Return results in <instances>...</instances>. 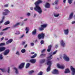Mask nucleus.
<instances>
[{
  "label": "nucleus",
  "instance_id": "29",
  "mask_svg": "<svg viewBox=\"0 0 75 75\" xmlns=\"http://www.w3.org/2000/svg\"><path fill=\"white\" fill-rule=\"evenodd\" d=\"M30 64L29 63H27L26 65V68H28L30 67Z\"/></svg>",
  "mask_w": 75,
  "mask_h": 75
},
{
  "label": "nucleus",
  "instance_id": "6",
  "mask_svg": "<svg viewBox=\"0 0 75 75\" xmlns=\"http://www.w3.org/2000/svg\"><path fill=\"white\" fill-rule=\"evenodd\" d=\"M42 24H43L42 25H41V27H42L43 28H46L48 26V24L46 23H45L43 21H42Z\"/></svg>",
  "mask_w": 75,
  "mask_h": 75
},
{
  "label": "nucleus",
  "instance_id": "46",
  "mask_svg": "<svg viewBox=\"0 0 75 75\" xmlns=\"http://www.w3.org/2000/svg\"><path fill=\"white\" fill-rule=\"evenodd\" d=\"M0 70H1L2 72L5 71V70L4 69H0Z\"/></svg>",
  "mask_w": 75,
  "mask_h": 75
},
{
  "label": "nucleus",
  "instance_id": "49",
  "mask_svg": "<svg viewBox=\"0 0 75 75\" xmlns=\"http://www.w3.org/2000/svg\"><path fill=\"white\" fill-rule=\"evenodd\" d=\"M30 45L31 46H34V43L32 42L30 43Z\"/></svg>",
  "mask_w": 75,
  "mask_h": 75
},
{
  "label": "nucleus",
  "instance_id": "11",
  "mask_svg": "<svg viewBox=\"0 0 75 75\" xmlns=\"http://www.w3.org/2000/svg\"><path fill=\"white\" fill-rule=\"evenodd\" d=\"M9 52H10V50L8 49L7 50L4 52L3 55H7L8 54Z\"/></svg>",
  "mask_w": 75,
  "mask_h": 75
},
{
  "label": "nucleus",
  "instance_id": "8",
  "mask_svg": "<svg viewBox=\"0 0 75 75\" xmlns=\"http://www.w3.org/2000/svg\"><path fill=\"white\" fill-rule=\"evenodd\" d=\"M70 69L71 70V75H74L75 74V69L72 66H71Z\"/></svg>",
  "mask_w": 75,
  "mask_h": 75
},
{
  "label": "nucleus",
  "instance_id": "53",
  "mask_svg": "<svg viewBox=\"0 0 75 75\" xmlns=\"http://www.w3.org/2000/svg\"><path fill=\"white\" fill-rule=\"evenodd\" d=\"M26 43V42H22V45H24V44H25Z\"/></svg>",
  "mask_w": 75,
  "mask_h": 75
},
{
  "label": "nucleus",
  "instance_id": "5",
  "mask_svg": "<svg viewBox=\"0 0 75 75\" xmlns=\"http://www.w3.org/2000/svg\"><path fill=\"white\" fill-rule=\"evenodd\" d=\"M45 35V34L44 33H42L38 35V38L39 39H41V38H44Z\"/></svg>",
  "mask_w": 75,
  "mask_h": 75
},
{
  "label": "nucleus",
  "instance_id": "21",
  "mask_svg": "<svg viewBox=\"0 0 75 75\" xmlns=\"http://www.w3.org/2000/svg\"><path fill=\"white\" fill-rule=\"evenodd\" d=\"M30 62L33 64H34V63H35V62H36V59H31L30 61Z\"/></svg>",
  "mask_w": 75,
  "mask_h": 75
},
{
  "label": "nucleus",
  "instance_id": "10",
  "mask_svg": "<svg viewBox=\"0 0 75 75\" xmlns=\"http://www.w3.org/2000/svg\"><path fill=\"white\" fill-rule=\"evenodd\" d=\"M25 63H21L18 67V68L19 69H22L23 68H24Z\"/></svg>",
  "mask_w": 75,
  "mask_h": 75
},
{
  "label": "nucleus",
  "instance_id": "63",
  "mask_svg": "<svg viewBox=\"0 0 75 75\" xmlns=\"http://www.w3.org/2000/svg\"><path fill=\"white\" fill-rule=\"evenodd\" d=\"M75 23V21H73L72 22V24H74Z\"/></svg>",
  "mask_w": 75,
  "mask_h": 75
},
{
  "label": "nucleus",
  "instance_id": "50",
  "mask_svg": "<svg viewBox=\"0 0 75 75\" xmlns=\"http://www.w3.org/2000/svg\"><path fill=\"white\" fill-rule=\"evenodd\" d=\"M8 4H6L5 5H4V7H8Z\"/></svg>",
  "mask_w": 75,
  "mask_h": 75
},
{
  "label": "nucleus",
  "instance_id": "12",
  "mask_svg": "<svg viewBox=\"0 0 75 75\" xmlns=\"http://www.w3.org/2000/svg\"><path fill=\"white\" fill-rule=\"evenodd\" d=\"M45 8H48L50 7V4L49 3L47 2L45 5Z\"/></svg>",
  "mask_w": 75,
  "mask_h": 75
},
{
  "label": "nucleus",
  "instance_id": "64",
  "mask_svg": "<svg viewBox=\"0 0 75 75\" xmlns=\"http://www.w3.org/2000/svg\"><path fill=\"white\" fill-rule=\"evenodd\" d=\"M4 39V38H1V41L3 40Z\"/></svg>",
  "mask_w": 75,
  "mask_h": 75
},
{
  "label": "nucleus",
  "instance_id": "14",
  "mask_svg": "<svg viewBox=\"0 0 75 75\" xmlns=\"http://www.w3.org/2000/svg\"><path fill=\"white\" fill-rule=\"evenodd\" d=\"M73 14L74 13H71L70 14L69 17L68 18V20H71V19H72V17H73Z\"/></svg>",
  "mask_w": 75,
  "mask_h": 75
},
{
  "label": "nucleus",
  "instance_id": "57",
  "mask_svg": "<svg viewBox=\"0 0 75 75\" xmlns=\"http://www.w3.org/2000/svg\"><path fill=\"white\" fill-rule=\"evenodd\" d=\"M30 9L31 10H33V7H30Z\"/></svg>",
  "mask_w": 75,
  "mask_h": 75
},
{
  "label": "nucleus",
  "instance_id": "20",
  "mask_svg": "<svg viewBox=\"0 0 75 75\" xmlns=\"http://www.w3.org/2000/svg\"><path fill=\"white\" fill-rule=\"evenodd\" d=\"M21 24V22H18L17 23L13 25V27H17L19 25H20Z\"/></svg>",
  "mask_w": 75,
  "mask_h": 75
},
{
  "label": "nucleus",
  "instance_id": "33",
  "mask_svg": "<svg viewBox=\"0 0 75 75\" xmlns=\"http://www.w3.org/2000/svg\"><path fill=\"white\" fill-rule=\"evenodd\" d=\"M9 28H10V27H7L6 28L4 29L3 30V31H6V30H8Z\"/></svg>",
  "mask_w": 75,
  "mask_h": 75
},
{
  "label": "nucleus",
  "instance_id": "47",
  "mask_svg": "<svg viewBox=\"0 0 75 75\" xmlns=\"http://www.w3.org/2000/svg\"><path fill=\"white\" fill-rule=\"evenodd\" d=\"M45 51V49H44L41 51V52L42 53L43 52H44Z\"/></svg>",
  "mask_w": 75,
  "mask_h": 75
},
{
  "label": "nucleus",
  "instance_id": "44",
  "mask_svg": "<svg viewBox=\"0 0 75 75\" xmlns=\"http://www.w3.org/2000/svg\"><path fill=\"white\" fill-rule=\"evenodd\" d=\"M44 41L43 40H41V41L40 42V43H41V44H44Z\"/></svg>",
  "mask_w": 75,
  "mask_h": 75
},
{
  "label": "nucleus",
  "instance_id": "42",
  "mask_svg": "<svg viewBox=\"0 0 75 75\" xmlns=\"http://www.w3.org/2000/svg\"><path fill=\"white\" fill-rule=\"evenodd\" d=\"M36 16H37V13H35L34 14L33 17V18H35V17H36Z\"/></svg>",
  "mask_w": 75,
  "mask_h": 75
},
{
  "label": "nucleus",
  "instance_id": "32",
  "mask_svg": "<svg viewBox=\"0 0 75 75\" xmlns=\"http://www.w3.org/2000/svg\"><path fill=\"white\" fill-rule=\"evenodd\" d=\"M3 58V56L2 55V54H0V59H2Z\"/></svg>",
  "mask_w": 75,
  "mask_h": 75
},
{
  "label": "nucleus",
  "instance_id": "30",
  "mask_svg": "<svg viewBox=\"0 0 75 75\" xmlns=\"http://www.w3.org/2000/svg\"><path fill=\"white\" fill-rule=\"evenodd\" d=\"M45 59H43L40 61V63L41 64H42V63H44V62H45Z\"/></svg>",
  "mask_w": 75,
  "mask_h": 75
},
{
  "label": "nucleus",
  "instance_id": "25",
  "mask_svg": "<svg viewBox=\"0 0 75 75\" xmlns=\"http://www.w3.org/2000/svg\"><path fill=\"white\" fill-rule=\"evenodd\" d=\"M73 0H68V3L69 4H71L72 3Z\"/></svg>",
  "mask_w": 75,
  "mask_h": 75
},
{
  "label": "nucleus",
  "instance_id": "52",
  "mask_svg": "<svg viewBox=\"0 0 75 75\" xmlns=\"http://www.w3.org/2000/svg\"><path fill=\"white\" fill-rule=\"evenodd\" d=\"M4 18H5V17L4 16H3V17H2V20H4Z\"/></svg>",
  "mask_w": 75,
  "mask_h": 75
},
{
  "label": "nucleus",
  "instance_id": "35",
  "mask_svg": "<svg viewBox=\"0 0 75 75\" xmlns=\"http://www.w3.org/2000/svg\"><path fill=\"white\" fill-rule=\"evenodd\" d=\"M30 15H31V14L29 12H28L26 13V16H28V17H30Z\"/></svg>",
  "mask_w": 75,
  "mask_h": 75
},
{
  "label": "nucleus",
  "instance_id": "2",
  "mask_svg": "<svg viewBox=\"0 0 75 75\" xmlns=\"http://www.w3.org/2000/svg\"><path fill=\"white\" fill-rule=\"evenodd\" d=\"M52 59V55H50L49 57H47V64L49 66L47 69V72H49V71H50V70H51V66L52 63V62H51L49 60H50V59Z\"/></svg>",
  "mask_w": 75,
  "mask_h": 75
},
{
  "label": "nucleus",
  "instance_id": "38",
  "mask_svg": "<svg viewBox=\"0 0 75 75\" xmlns=\"http://www.w3.org/2000/svg\"><path fill=\"white\" fill-rule=\"evenodd\" d=\"M3 45H5V43H2L0 44V47Z\"/></svg>",
  "mask_w": 75,
  "mask_h": 75
},
{
  "label": "nucleus",
  "instance_id": "60",
  "mask_svg": "<svg viewBox=\"0 0 75 75\" xmlns=\"http://www.w3.org/2000/svg\"><path fill=\"white\" fill-rule=\"evenodd\" d=\"M27 45H25V46H24V48H26V47H27Z\"/></svg>",
  "mask_w": 75,
  "mask_h": 75
},
{
  "label": "nucleus",
  "instance_id": "3",
  "mask_svg": "<svg viewBox=\"0 0 75 75\" xmlns=\"http://www.w3.org/2000/svg\"><path fill=\"white\" fill-rule=\"evenodd\" d=\"M4 12H3L2 14L4 16H7L8 15V13H10L9 10L7 9H6L4 10Z\"/></svg>",
  "mask_w": 75,
  "mask_h": 75
},
{
  "label": "nucleus",
  "instance_id": "40",
  "mask_svg": "<svg viewBox=\"0 0 75 75\" xmlns=\"http://www.w3.org/2000/svg\"><path fill=\"white\" fill-rule=\"evenodd\" d=\"M25 51V49H22L21 51V52L22 53H24Z\"/></svg>",
  "mask_w": 75,
  "mask_h": 75
},
{
  "label": "nucleus",
  "instance_id": "61",
  "mask_svg": "<svg viewBox=\"0 0 75 75\" xmlns=\"http://www.w3.org/2000/svg\"><path fill=\"white\" fill-rule=\"evenodd\" d=\"M66 2V0H63V2L64 3H65V2Z\"/></svg>",
  "mask_w": 75,
  "mask_h": 75
},
{
  "label": "nucleus",
  "instance_id": "58",
  "mask_svg": "<svg viewBox=\"0 0 75 75\" xmlns=\"http://www.w3.org/2000/svg\"><path fill=\"white\" fill-rule=\"evenodd\" d=\"M3 32H1L0 33V35H3Z\"/></svg>",
  "mask_w": 75,
  "mask_h": 75
},
{
  "label": "nucleus",
  "instance_id": "48",
  "mask_svg": "<svg viewBox=\"0 0 75 75\" xmlns=\"http://www.w3.org/2000/svg\"><path fill=\"white\" fill-rule=\"evenodd\" d=\"M42 71H41L38 74V75H42Z\"/></svg>",
  "mask_w": 75,
  "mask_h": 75
},
{
  "label": "nucleus",
  "instance_id": "28",
  "mask_svg": "<svg viewBox=\"0 0 75 75\" xmlns=\"http://www.w3.org/2000/svg\"><path fill=\"white\" fill-rule=\"evenodd\" d=\"M54 3L55 4H58V0H56L54 2Z\"/></svg>",
  "mask_w": 75,
  "mask_h": 75
},
{
  "label": "nucleus",
  "instance_id": "24",
  "mask_svg": "<svg viewBox=\"0 0 75 75\" xmlns=\"http://www.w3.org/2000/svg\"><path fill=\"white\" fill-rule=\"evenodd\" d=\"M70 71L68 69H67L65 70V74H67V73H69Z\"/></svg>",
  "mask_w": 75,
  "mask_h": 75
},
{
  "label": "nucleus",
  "instance_id": "31",
  "mask_svg": "<svg viewBox=\"0 0 75 75\" xmlns=\"http://www.w3.org/2000/svg\"><path fill=\"white\" fill-rule=\"evenodd\" d=\"M39 30H40V31H42L43 30H44V29L43 27H41V28H39Z\"/></svg>",
  "mask_w": 75,
  "mask_h": 75
},
{
  "label": "nucleus",
  "instance_id": "51",
  "mask_svg": "<svg viewBox=\"0 0 75 75\" xmlns=\"http://www.w3.org/2000/svg\"><path fill=\"white\" fill-rule=\"evenodd\" d=\"M24 37V35H21V38H23V37Z\"/></svg>",
  "mask_w": 75,
  "mask_h": 75
},
{
  "label": "nucleus",
  "instance_id": "39",
  "mask_svg": "<svg viewBox=\"0 0 75 75\" xmlns=\"http://www.w3.org/2000/svg\"><path fill=\"white\" fill-rule=\"evenodd\" d=\"M58 51L56 50L52 54V55H55V54H57V52Z\"/></svg>",
  "mask_w": 75,
  "mask_h": 75
},
{
  "label": "nucleus",
  "instance_id": "62",
  "mask_svg": "<svg viewBox=\"0 0 75 75\" xmlns=\"http://www.w3.org/2000/svg\"><path fill=\"white\" fill-rule=\"evenodd\" d=\"M31 54H34L35 53L34 52H32L31 53Z\"/></svg>",
  "mask_w": 75,
  "mask_h": 75
},
{
  "label": "nucleus",
  "instance_id": "4",
  "mask_svg": "<svg viewBox=\"0 0 75 75\" xmlns=\"http://www.w3.org/2000/svg\"><path fill=\"white\" fill-rule=\"evenodd\" d=\"M63 58L65 61L68 62L69 61V58L68 56L66 54H64L63 55Z\"/></svg>",
  "mask_w": 75,
  "mask_h": 75
},
{
  "label": "nucleus",
  "instance_id": "59",
  "mask_svg": "<svg viewBox=\"0 0 75 75\" xmlns=\"http://www.w3.org/2000/svg\"><path fill=\"white\" fill-rule=\"evenodd\" d=\"M24 23H21V25H24Z\"/></svg>",
  "mask_w": 75,
  "mask_h": 75
},
{
  "label": "nucleus",
  "instance_id": "22",
  "mask_svg": "<svg viewBox=\"0 0 75 75\" xmlns=\"http://www.w3.org/2000/svg\"><path fill=\"white\" fill-rule=\"evenodd\" d=\"M14 69L15 70V74H18V70H17V69L15 67L14 68Z\"/></svg>",
  "mask_w": 75,
  "mask_h": 75
},
{
  "label": "nucleus",
  "instance_id": "18",
  "mask_svg": "<svg viewBox=\"0 0 75 75\" xmlns=\"http://www.w3.org/2000/svg\"><path fill=\"white\" fill-rule=\"evenodd\" d=\"M13 42V39H10L7 41L6 42V44H10V43H11Z\"/></svg>",
  "mask_w": 75,
  "mask_h": 75
},
{
  "label": "nucleus",
  "instance_id": "9",
  "mask_svg": "<svg viewBox=\"0 0 75 75\" xmlns=\"http://www.w3.org/2000/svg\"><path fill=\"white\" fill-rule=\"evenodd\" d=\"M57 66L58 68H60V69H64L65 68L64 65H61L59 64H57Z\"/></svg>",
  "mask_w": 75,
  "mask_h": 75
},
{
  "label": "nucleus",
  "instance_id": "56",
  "mask_svg": "<svg viewBox=\"0 0 75 75\" xmlns=\"http://www.w3.org/2000/svg\"><path fill=\"white\" fill-rule=\"evenodd\" d=\"M58 45H56L55 46V48H58Z\"/></svg>",
  "mask_w": 75,
  "mask_h": 75
},
{
  "label": "nucleus",
  "instance_id": "37",
  "mask_svg": "<svg viewBox=\"0 0 75 75\" xmlns=\"http://www.w3.org/2000/svg\"><path fill=\"white\" fill-rule=\"evenodd\" d=\"M45 54H42L40 55V57H44V56H45Z\"/></svg>",
  "mask_w": 75,
  "mask_h": 75
},
{
  "label": "nucleus",
  "instance_id": "23",
  "mask_svg": "<svg viewBox=\"0 0 75 75\" xmlns=\"http://www.w3.org/2000/svg\"><path fill=\"white\" fill-rule=\"evenodd\" d=\"M30 30V29L29 28V27H26L25 28V30L26 31V33L27 34L28 33V31H29V30Z\"/></svg>",
  "mask_w": 75,
  "mask_h": 75
},
{
  "label": "nucleus",
  "instance_id": "55",
  "mask_svg": "<svg viewBox=\"0 0 75 75\" xmlns=\"http://www.w3.org/2000/svg\"><path fill=\"white\" fill-rule=\"evenodd\" d=\"M3 22V20H1L0 21V24H1Z\"/></svg>",
  "mask_w": 75,
  "mask_h": 75
},
{
  "label": "nucleus",
  "instance_id": "41",
  "mask_svg": "<svg viewBox=\"0 0 75 75\" xmlns=\"http://www.w3.org/2000/svg\"><path fill=\"white\" fill-rule=\"evenodd\" d=\"M54 17H58V16H59V14H54Z\"/></svg>",
  "mask_w": 75,
  "mask_h": 75
},
{
  "label": "nucleus",
  "instance_id": "45",
  "mask_svg": "<svg viewBox=\"0 0 75 75\" xmlns=\"http://www.w3.org/2000/svg\"><path fill=\"white\" fill-rule=\"evenodd\" d=\"M16 54L18 55H20V52L18 51H17L16 53Z\"/></svg>",
  "mask_w": 75,
  "mask_h": 75
},
{
  "label": "nucleus",
  "instance_id": "1",
  "mask_svg": "<svg viewBox=\"0 0 75 75\" xmlns=\"http://www.w3.org/2000/svg\"><path fill=\"white\" fill-rule=\"evenodd\" d=\"M42 3V1L41 0H39L35 3V7L34 8V10L36 11H37L39 14H41L42 13V10L38 4Z\"/></svg>",
  "mask_w": 75,
  "mask_h": 75
},
{
  "label": "nucleus",
  "instance_id": "13",
  "mask_svg": "<svg viewBox=\"0 0 75 75\" xmlns=\"http://www.w3.org/2000/svg\"><path fill=\"white\" fill-rule=\"evenodd\" d=\"M64 33L65 35H68L69 33V29H67L64 30Z\"/></svg>",
  "mask_w": 75,
  "mask_h": 75
},
{
  "label": "nucleus",
  "instance_id": "27",
  "mask_svg": "<svg viewBox=\"0 0 75 75\" xmlns=\"http://www.w3.org/2000/svg\"><path fill=\"white\" fill-rule=\"evenodd\" d=\"M37 54H35L33 56H32L31 57V58H35V57H37Z\"/></svg>",
  "mask_w": 75,
  "mask_h": 75
},
{
  "label": "nucleus",
  "instance_id": "15",
  "mask_svg": "<svg viewBox=\"0 0 75 75\" xmlns=\"http://www.w3.org/2000/svg\"><path fill=\"white\" fill-rule=\"evenodd\" d=\"M32 34L33 35H36L37 34V29H35L32 31Z\"/></svg>",
  "mask_w": 75,
  "mask_h": 75
},
{
  "label": "nucleus",
  "instance_id": "43",
  "mask_svg": "<svg viewBox=\"0 0 75 75\" xmlns=\"http://www.w3.org/2000/svg\"><path fill=\"white\" fill-rule=\"evenodd\" d=\"M7 72L8 74L10 73V67H8V68Z\"/></svg>",
  "mask_w": 75,
  "mask_h": 75
},
{
  "label": "nucleus",
  "instance_id": "26",
  "mask_svg": "<svg viewBox=\"0 0 75 75\" xmlns=\"http://www.w3.org/2000/svg\"><path fill=\"white\" fill-rule=\"evenodd\" d=\"M10 24V21H8L5 22L4 23V24L5 25H7L8 24Z\"/></svg>",
  "mask_w": 75,
  "mask_h": 75
},
{
  "label": "nucleus",
  "instance_id": "16",
  "mask_svg": "<svg viewBox=\"0 0 75 75\" xmlns=\"http://www.w3.org/2000/svg\"><path fill=\"white\" fill-rule=\"evenodd\" d=\"M52 74H58V71L57 69H54L52 71Z\"/></svg>",
  "mask_w": 75,
  "mask_h": 75
},
{
  "label": "nucleus",
  "instance_id": "19",
  "mask_svg": "<svg viewBox=\"0 0 75 75\" xmlns=\"http://www.w3.org/2000/svg\"><path fill=\"white\" fill-rule=\"evenodd\" d=\"M52 46L51 45L48 46V49L47 50V52H50L51 50V47H52Z\"/></svg>",
  "mask_w": 75,
  "mask_h": 75
},
{
  "label": "nucleus",
  "instance_id": "17",
  "mask_svg": "<svg viewBox=\"0 0 75 75\" xmlns=\"http://www.w3.org/2000/svg\"><path fill=\"white\" fill-rule=\"evenodd\" d=\"M6 49V47H0V52L4 51Z\"/></svg>",
  "mask_w": 75,
  "mask_h": 75
},
{
  "label": "nucleus",
  "instance_id": "34",
  "mask_svg": "<svg viewBox=\"0 0 75 75\" xmlns=\"http://www.w3.org/2000/svg\"><path fill=\"white\" fill-rule=\"evenodd\" d=\"M34 72V71L33 70H32L29 71V73L30 74H33Z\"/></svg>",
  "mask_w": 75,
  "mask_h": 75
},
{
  "label": "nucleus",
  "instance_id": "36",
  "mask_svg": "<svg viewBox=\"0 0 75 75\" xmlns=\"http://www.w3.org/2000/svg\"><path fill=\"white\" fill-rule=\"evenodd\" d=\"M15 34L18 35L20 34V32L19 31H16V32L15 33Z\"/></svg>",
  "mask_w": 75,
  "mask_h": 75
},
{
  "label": "nucleus",
  "instance_id": "7",
  "mask_svg": "<svg viewBox=\"0 0 75 75\" xmlns=\"http://www.w3.org/2000/svg\"><path fill=\"white\" fill-rule=\"evenodd\" d=\"M60 44L61 46H62V47H65L66 45H65V42L64 40H63L60 41Z\"/></svg>",
  "mask_w": 75,
  "mask_h": 75
},
{
  "label": "nucleus",
  "instance_id": "54",
  "mask_svg": "<svg viewBox=\"0 0 75 75\" xmlns=\"http://www.w3.org/2000/svg\"><path fill=\"white\" fill-rule=\"evenodd\" d=\"M27 20H28V18H26L24 20V21H27Z\"/></svg>",
  "mask_w": 75,
  "mask_h": 75
}]
</instances>
